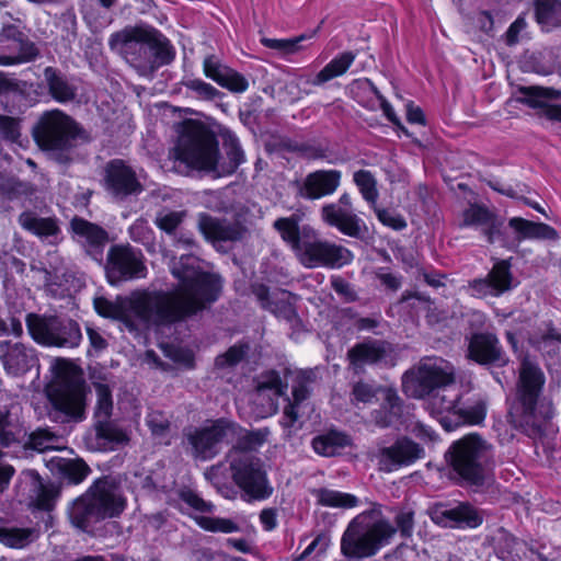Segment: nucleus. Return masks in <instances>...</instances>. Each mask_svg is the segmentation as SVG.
Returning a JSON list of instances; mask_svg holds the SVG:
<instances>
[{
	"instance_id": "50",
	"label": "nucleus",
	"mask_w": 561,
	"mask_h": 561,
	"mask_svg": "<svg viewBox=\"0 0 561 561\" xmlns=\"http://www.w3.org/2000/svg\"><path fill=\"white\" fill-rule=\"evenodd\" d=\"M30 444L38 451H46L49 449H62L64 442L59 436L49 432L48 430H38L30 436Z\"/></svg>"
},
{
	"instance_id": "60",
	"label": "nucleus",
	"mask_w": 561,
	"mask_h": 561,
	"mask_svg": "<svg viewBox=\"0 0 561 561\" xmlns=\"http://www.w3.org/2000/svg\"><path fill=\"white\" fill-rule=\"evenodd\" d=\"M227 69L228 68L222 66L214 56H209L204 60L205 76L216 83H219Z\"/></svg>"
},
{
	"instance_id": "47",
	"label": "nucleus",
	"mask_w": 561,
	"mask_h": 561,
	"mask_svg": "<svg viewBox=\"0 0 561 561\" xmlns=\"http://www.w3.org/2000/svg\"><path fill=\"white\" fill-rule=\"evenodd\" d=\"M354 182L363 198L375 206L378 198V191L376 187V180L373 174L369 171L359 170L354 173Z\"/></svg>"
},
{
	"instance_id": "29",
	"label": "nucleus",
	"mask_w": 561,
	"mask_h": 561,
	"mask_svg": "<svg viewBox=\"0 0 561 561\" xmlns=\"http://www.w3.org/2000/svg\"><path fill=\"white\" fill-rule=\"evenodd\" d=\"M20 483L30 484L33 504L41 510L49 511L53 507L57 491L53 485H45L39 476L34 470L23 471L20 477Z\"/></svg>"
},
{
	"instance_id": "27",
	"label": "nucleus",
	"mask_w": 561,
	"mask_h": 561,
	"mask_svg": "<svg viewBox=\"0 0 561 561\" xmlns=\"http://www.w3.org/2000/svg\"><path fill=\"white\" fill-rule=\"evenodd\" d=\"M198 227L207 240L213 242L238 240L244 233V228L239 222H227L208 215H201Z\"/></svg>"
},
{
	"instance_id": "44",
	"label": "nucleus",
	"mask_w": 561,
	"mask_h": 561,
	"mask_svg": "<svg viewBox=\"0 0 561 561\" xmlns=\"http://www.w3.org/2000/svg\"><path fill=\"white\" fill-rule=\"evenodd\" d=\"M44 76L48 83L49 91L55 100L59 102H66L73 99V88L66 80H64L54 68H46Z\"/></svg>"
},
{
	"instance_id": "42",
	"label": "nucleus",
	"mask_w": 561,
	"mask_h": 561,
	"mask_svg": "<svg viewBox=\"0 0 561 561\" xmlns=\"http://www.w3.org/2000/svg\"><path fill=\"white\" fill-rule=\"evenodd\" d=\"M536 19L546 30L561 25V2L558 0H536Z\"/></svg>"
},
{
	"instance_id": "61",
	"label": "nucleus",
	"mask_w": 561,
	"mask_h": 561,
	"mask_svg": "<svg viewBox=\"0 0 561 561\" xmlns=\"http://www.w3.org/2000/svg\"><path fill=\"white\" fill-rule=\"evenodd\" d=\"M244 347L243 346H232L227 353L220 355L216 359V365L218 367H229L239 363L244 356Z\"/></svg>"
},
{
	"instance_id": "14",
	"label": "nucleus",
	"mask_w": 561,
	"mask_h": 561,
	"mask_svg": "<svg viewBox=\"0 0 561 561\" xmlns=\"http://www.w3.org/2000/svg\"><path fill=\"white\" fill-rule=\"evenodd\" d=\"M77 134L75 122L60 111L46 113L36 130L35 139L45 150H64Z\"/></svg>"
},
{
	"instance_id": "43",
	"label": "nucleus",
	"mask_w": 561,
	"mask_h": 561,
	"mask_svg": "<svg viewBox=\"0 0 561 561\" xmlns=\"http://www.w3.org/2000/svg\"><path fill=\"white\" fill-rule=\"evenodd\" d=\"M284 242H286L296 254L302 244L301 229L298 227V219L295 217L279 218L274 222Z\"/></svg>"
},
{
	"instance_id": "7",
	"label": "nucleus",
	"mask_w": 561,
	"mask_h": 561,
	"mask_svg": "<svg viewBox=\"0 0 561 561\" xmlns=\"http://www.w3.org/2000/svg\"><path fill=\"white\" fill-rule=\"evenodd\" d=\"M455 371L443 358H425L402 377V389L409 397L421 399L434 389L445 388L454 382Z\"/></svg>"
},
{
	"instance_id": "62",
	"label": "nucleus",
	"mask_w": 561,
	"mask_h": 561,
	"mask_svg": "<svg viewBox=\"0 0 561 561\" xmlns=\"http://www.w3.org/2000/svg\"><path fill=\"white\" fill-rule=\"evenodd\" d=\"M239 432L240 433L234 436V439L245 437L248 438V443L252 448L261 446L266 440L270 434V431L267 428H261L249 432L247 430L241 428L240 426Z\"/></svg>"
},
{
	"instance_id": "2",
	"label": "nucleus",
	"mask_w": 561,
	"mask_h": 561,
	"mask_svg": "<svg viewBox=\"0 0 561 561\" xmlns=\"http://www.w3.org/2000/svg\"><path fill=\"white\" fill-rule=\"evenodd\" d=\"M396 520L397 527L385 516L380 504H373L347 524L341 538L342 554L355 560L370 558L390 545L398 529L409 535L413 527L412 513L402 512Z\"/></svg>"
},
{
	"instance_id": "17",
	"label": "nucleus",
	"mask_w": 561,
	"mask_h": 561,
	"mask_svg": "<svg viewBox=\"0 0 561 561\" xmlns=\"http://www.w3.org/2000/svg\"><path fill=\"white\" fill-rule=\"evenodd\" d=\"M287 383H284L276 371H267L262 374L255 385L252 394L254 402L260 403V408L255 411L256 417H266L273 415L277 411V400L286 393Z\"/></svg>"
},
{
	"instance_id": "51",
	"label": "nucleus",
	"mask_w": 561,
	"mask_h": 561,
	"mask_svg": "<svg viewBox=\"0 0 561 561\" xmlns=\"http://www.w3.org/2000/svg\"><path fill=\"white\" fill-rule=\"evenodd\" d=\"M353 257L354 256L348 249L329 242L322 266L342 267L351 263Z\"/></svg>"
},
{
	"instance_id": "30",
	"label": "nucleus",
	"mask_w": 561,
	"mask_h": 561,
	"mask_svg": "<svg viewBox=\"0 0 561 561\" xmlns=\"http://www.w3.org/2000/svg\"><path fill=\"white\" fill-rule=\"evenodd\" d=\"M387 348L380 341H367L354 346L348 352L350 364L355 368L375 364L383 358Z\"/></svg>"
},
{
	"instance_id": "28",
	"label": "nucleus",
	"mask_w": 561,
	"mask_h": 561,
	"mask_svg": "<svg viewBox=\"0 0 561 561\" xmlns=\"http://www.w3.org/2000/svg\"><path fill=\"white\" fill-rule=\"evenodd\" d=\"M469 358L479 364L495 362L500 358L497 339L492 334H476L468 346Z\"/></svg>"
},
{
	"instance_id": "56",
	"label": "nucleus",
	"mask_w": 561,
	"mask_h": 561,
	"mask_svg": "<svg viewBox=\"0 0 561 561\" xmlns=\"http://www.w3.org/2000/svg\"><path fill=\"white\" fill-rule=\"evenodd\" d=\"M373 207L375 209L377 218L382 225L394 230H402L407 227V222L401 215L388 209L378 208L376 207V205Z\"/></svg>"
},
{
	"instance_id": "3",
	"label": "nucleus",
	"mask_w": 561,
	"mask_h": 561,
	"mask_svg": "<svg viewBox=\"0 0 561 561\" xmlns=\"http://www.w3.org/2000/svg\"><path fill=\"white\" fill-rule=\"evenodd\" d=\"M110 46L123 54L142 76L170 64L175 56L170 41L149 26L126 27L111 36Z\"/></svg>"
},
{
	"instance_id": "35",
	"label": "nucleus",
	"mask_w": 561,
	"mask_h": 561,
	"mask_svg": "<svg viewBox=\"0 0 561 561\" xmlns=\"http://www.w3.org/2000/svg\"><path fill=\"white\" fill-rule=\"evenodd\" d=\"M461 226L483 228L486 230L489 241H493L494 219L492 214L482 206L470 205L462 214Z\"/></svg>"
},
{
	"instance_id": "48",
	"label": "nucleus",
	"mask_w": 561,
	"mask_h": 561,
	"mask_svg": "<svg viewBox=\"0 0 561 561\" xmlns=\"http://www.w3.org/2000/svg\"><path fill=\"white\" fill-rule=\"evenodd\" d=\"M307 389L305 386L299 385L294 387L293 389V398L294 402L289 403L285 410L284 415L280 421L282 425L285 428H290L295 425L298 420V409L300 408L301 402L307 398Z\"/></svg>"
},
{
	"instance_id": "39",
	"label": "nucleus",
	"mask_w": 561,
	"mask_h": 561,
	"mask_svg": "<svg viewBox=\"0 0 561 561\" xmlns=\"http://www.w3.org/2000/svg\"><path fill=\"white\" fill-rule=\"evenodd\" d=\"M23 430L16 417H13L11 412L7 409L0 410V447H10L12 444L19 442L22 436ZM3 453L0 450V458Z\"/></svg>"
},
{
	"instance_id": "54",
	"label": "nucleus",
	"mask_w": 561,
	"mask_h": 561,
	"mask_svg": "<svg viewBox=\"0 0 561 561\" xmlns=\"http://www.w3.org/2000/svg\"><path fill=\"white\" fill-rule=\"evenodd\" d=\"M218 84L236 93H242L249 88L248 80L230 68L224 73Z\"/></svg>"
},
{
	"instance_id": "64",
	"label": "nucleus",
	"mask_w": 561,
	"mask_h": 561,
	"mask_svg": "<svg viewBox=\"0 0 561 561\" xmlns=\"http://www.w3.org/2000/svg\"><path fill=\"white\" fill-rule=\"evenodd\" d=\"M0 134L9 140H15L19 135V124L14 118L0 116Z\"/></svg>"
},
{
	"instance_id": "57",
	"label": "nucleus",
	"mask_w": 561,
	"mask_h": 561,
	"mask_svg": "<svg viewBox=\"0 0 561 561\" xmlns=\"http://www.w3.org/2000/svg\"><path fill=\"white\" fill-rule=\"evenodd\" d=\"M147 424L157 437L164 436L170 425L167 415L159 411H152L147 415Z\"/></svg>"
},
{
	"instance_id": "25",
	"label": "nucleus",
	"mask_w": 561,
	"mask_h": 561,
	"mask_svg": "<svg viewBox=\"0 0 561 561\" xmlns=\"http://www.w3.org/2000/svg\"><path fill=\"white\" fill-rule=\"evenodd\" d=\"M73 238L85 247L87 251L98 260L107 240V233L99 226L81 218L71 221Z\"/></svg>"
},
{
	"instance_id": "19",
	"label": "nucleus",
	"mask_w": 561,
	"mask_h": 561,
	"mask_svg": "<svg viewBox=\"0 0 561 561\" xmlns=\"http://www.w3.org/2000/svg\"><path fill=\"white\" fill-rule=\"evenodd\" d=\"M432 520L443 527L476 528L482 524V515L469 504H459L456 507H435L431 513Z\"/></svg>"
},
{
	"instance_id": "36",
	"label": "nucleus",
	"mask_w": 561,
	"mask_h": 561,
	"mask_svg": "<svg viewBox=\"0 0 561 561\" xmlns=\"http://www.w3.org/2000/svg\"><path fill=\"white\" fill-rule=\"evenodd\" d=\"M350 444L348 437L340 432L331 431L312 440V447L318 455L331 457L339 454Z\"/></svg>"
},
{
	"instance_id": "10",
	"label": "nucleus",
	"mask_w": 561,
	"mask_h": 561,
	"mask_svg": "<svg viewBox=\"0 0 561 561\" xmlns=\"http://www.w3.org/2000/svg\"><path fill=\"white\" fill-rule=\"evenodd\" d=\"M545 383V376L540 368L528 358L522 363L518 382V401L523 409V415L528 423L533 420L546 421L553 415V408L550 401H538L539 392Z\"/></svg>"
},
{
	"instance_id": "58",
	"label": "nucleus",
	"mask_w": 561,
	"mask_h": 561,
	"mask_svg": "<svg viewBox=\"0 0 561 561\" xmlns=\"http://www.w3.org/2000/svg\"><path fill=\"white\" fill-rule=\"evenodd\" d=\"M180 499L188 507L193 508L196 513H207L213 511V504L204 501L196 493L191 490H184L180 493Z\"/></svg>"
},
{
	"instance_id": "18",
	"label": "nucleus",
	"mask_w": 561,
	"mask_h": 561,
	"mask_svg": "<svg viewBox=\"0 0 561 561\" xmlns=\"http://www.w3.org/2000/svg\"><path fill=\"white\" fill-rule=\"evenodd\" d=\"M105 173L106 188L115 196L137 195L144 190L140 178L122 160L111 161Z\"/></svg>"
},
{
	"instance_id": "33",
	"label": "nucleus",
	"mask_w": 561,
	"mask_h": 561,
	"mask_svg": "<svg viewBox=\"0 0 561 561\" xmlns=\"http://www.w3.org/2000/svg\"><path fill=\"white\" fill-rule=\"evenodd\" d=\"M257 298L262 301V306L278 317L290 319L294 316V308L290 302L291 295L287 291H277L273 294V299L266 288L260 287L256 290Z\"/></svg>"
},
{
	"instance_id": "59",
	"label": "nucleus",
	"mask_w": 561,
	"mask_h": 561,
	"mask_svg": "<svg viewBox=\"0 0 561 561\" xmlns=\"http://www.w3.org/2000/svg\"><path fill=\"white\" fill-rule=\"evenodd\" d=\"M225 141L229 149L228 154L231 161V169H234L243 161V152L239 147L237 137L232 133H225Z\"/></svg>"
},
{
	"instance_id": "4",
	"label": "nucleus",
	"mask_w": 561,
	"mask_h": 561,
	"mask_svg": "<svg viewBox=\"0 0 561 561\" xmlns=\"http://www.w3.org/2000/svg\"><path fill=\"white\" fill-rule=\"evenodd\" d=\"M178 138L170 158L180 171H211L218 163V142L203 123L187 119L176 126Z\"/></svg>"
},
{
	"instance_id": "26",
	"label": "nucleus",
	"mask_w": 561,
	"mask_h": 561,
	"mask_svg": "<svg viewBox=\"0 0 561 561\" xmlns=\"http://www.w3.org/2000/svg\"><path fill=\"white\" fill-rule=\"evenodd\" d=\"M302 244L295 254L306 267L322 266L328 241L317 239V232L309 226L301 228Z\"/></svg>"
},
{
	"instance_id": "15",
	"label": "nucleus",
	"mask_w": 561,
	"mask_h": 561,
	"mask_svg": "<svg viewBox=\"0 0 561 561\" xmlns=\"http://www.w3.org/2000/svg\"><path fill=\"white\" fill-rule=\"evenodd\" d=\"M147 268L140 252L129 247H113L107 256L106 276L111 284L121 280L144 278Z\"/></svg>"
},
{
	"instance_id": "63",
	"label": "nucleus",
	"mask_w": 561,
	"mask_h": 561,
	"mask_svg": "<svg viewBox=\"0 0 561 561\" xmlns=\"http://www.w3.org/2000/svg\"><path fill=\"white\" fill-rule=\"evenodd\" d=\"M186 87L206 100H213L218 94V91L213 85L201 79L187 81Z\"/></svg>"
},
{
	"instance_id": "1",
	"label": "nucleus",
	"mask_w": 561,
	"mask_h": 561,
	"mask_svg": "<svg viewBox=\"0 0 561 561\" xmlns=\"http://www.w3.org/2000/svg\"><path fill=\"white\" fill-rule=\"evenodd\" d=\"M171 272L179 280L173 293L144 289L118 296L115 300L95 297V311L134 330L178 321L216 300L221 287L220 278L203 272L196 256L182 254L179 261L172 263Z\"/></svg>"
},
{
	"instance_id": "11",
	"label": "nucleus",
	"mask_w": 561,
	"mask_h": 561,
	"mask_svg": "<svg viewBox=\"0 0 561 561\" xmlns=\"http://www.w3.org/2000/svg\"><path fill=\"white\" fill-rule=\"evenodd\" d=\"M26 325L34 341L44 346L76 347L82 339L79 325L72 320L30 313Z\"/></svg>"
},
{
	"instance_id": "16",
	"label": "nucleus",
	"mask_w": 561,
	"mask_h": 561,
	"mask_svg": "<svg viewBox=\"0 0 561 561\" xmlns=\"http://www.w3.org/2000/svg\"><path fill=\"white\" fill-rule=\"evenodd\" d=\"M371 457L376 460L379 470L393 472L423 458L424 450L413 440L400 438L391 446L378 447Z\"/></svg>"
},
{
	"instance_id": "37",
	"label": "nucleus",
	"mask_w": 561,
	"mask_h": 561,
	"mask_svg": "<svg viewBox=\"0 0 561 561\" xmlns=\"http://www.w3.org/2000/svg\"><path fill=\"white\" fill-rule=\"evenodd\" d=\"M520 101L533 108H541L542 113L548 106V101L560 100L561 91L552 88L525 87L520 89Z\"/></svg>"
},
{
	"instance_id": "23",
	"label": "nucleus",
	"mask_w": 561,
	"mask_h": 561,
	"mask_svg": "<svg viewBox=\"0 0 561 561\" xmlns=\"http://www.w3.org/2000/svg\"><path fill=\"white\" fill-rule=\"evenodd\" d=\"M341 181V172L337 170H320L310 173L300 190V194L309 199H319L333 194Z\"/></svg>"
},
{
	"instance_id": "49",
	"label": "nucleus",
	"mask_w": 561,
	"mask_h": 561,
	"mask_svg": "<svg viewBox=\"0 0 561 561\" xmlns=\"http://www.w3.org/2000/svg\"><path fill=\"white\" fill-rule=\"evenodd\" d=\"M96 407L95 415L100 422H105L110 419L113 410L112 393L108 386L104 383H95Z\"/></svg>"
},
{
	"instance_id": "5",
	"label": "nucleus",
	"mask_w": 561,
	"mask_h": 561,
	"mask_svg": "<svg viewBox=\"0 0 561 561\" xmlns=\"http://www.w3.org/2000/svg\"><path fill=\"white\" fill-rule=\"evenodd\" d=\"M51 379L45 386V394L56 413L68 420L82 421L87 404L85 383L72 363L56 358L50 365Z\"/></svg>"
},
{
	"instance_id": "40",
	"label": "nucleus",
	"mask_w": 561,
	"mask_h": 561,
	"mask_svg": "<svg viewBox=\"0 0 561 561\" xmlns=\"http://www.w3.org/2000/svg\"><path fill=\"white\" fill-rule=\"evenodd\" d=\"M316 496L319 504L333 508L348 510L359 504V500L354 494L337 490L320 489L316 492Z\"/></svg>"
},
{
	"instance_id": "21",
	"label": "nucleus",
	"mask_w": 561,
	"mask_h": 561,
	"mask_svg": "<svg viewBox=\"0 0 561 561\" xmlns=\"http://www.w3.org/2000/svg\"><path fill=\"white\" fill-rule=\"evenodd\" d=\"M0 359L7 373L13 376L24 374L37 364L34 350L21 343L10 345L0 341Z\"/></svg>"
},
{
	"instance_id": "55",
	"label": "nucleus",
	"mask_w": 561,
	"mask_h": 561,
	"mask_svg": "<svg viewBox=\"0 0 561 561\" xmlns=\"http://www.w3.org/2000/svg\"><path fill=\"white\" fill-rule=\"evenodd\" d=\"M183 211L162 210L157 215L156 225L163 231L171 233L182 222Z\"/></svg>"
},
{
	"instance_id": "53",
	"label": "nucleus",
	"mask_w": 561,
	"mask_h": 561,
	"mask_svg": "<svg viewBox=\"0 0 561 561\" xmlns=\"http://www.w3.org/2000/svg\"><path fill=\"white\" fill-rule=\"evenodd\" d=\"M307 36L301 35L291 39H276L263 37L261 43L271 49L277 50L283 55L294 54L298 50V44L306 39Z\"/></svg>"
},
{
	"instance_id": "31",
	"label": "nucleus",
	"mask_w": 561,
	"mask_h": 561,
	"mask_svg": "<svg viewBox=\"0 0 561 561\" xmlns=\"http://www.w3.org/2000/svg\"><path fill=\"white\" fill-rule=\"evenodd\" d=\"M508 225L517 233L518 239L553 240L557 238V231L542 222L514 217L510 219Z\"/></svg>"
},
{
	"instance_id": "6",
	"label": "nucleus",
	"mask_w": 561,
	"mask_h": 561,
	"mask_svg": "<svg viewBox=\"0 0 561 561\" xmlns=\"http://www.w3.org/2000/svg\"><path fill=\"white\" fill-rule=\"evenodd\" d=\"M126 507V499L114 481H96L85 494L73 501L68 514L72 525L83 531L104 518L118 516Z\"/></svg>"
},
{
	"instance_id": "46",
	"label": "nucleus",
	"mask_w": 561,
	"mask_h": 561,
	"mask_svg": "<svg viewBox=\"0 0 561 561\" xmlns=\"http://www.w3.org/2000/svg\"><path fill=\"white\" fill-rule=\"evenodd\" d=\"M529 343L539 351L551 355L561 345V335L546 325L542 332L529 336Z\"/></svg>"
},
{
	"instance_id": "20",
	"label": "nucleus",
	"mask_w": 561,
	"mask_h": 561,
	"mask_svg": "<svg viewBox=\"0 0 561 561\" xmlns=\"http://www.w3.org/2000/svg\"><path fill=\"white\" fill-rule=\"evenodd\" d=\"M512 287V275L507 261H500L484 279H476L471 284L473 296H500Z\"/></svg>"
},
{
	"instance_id": "9",
	"label": "nucleus",
	"mask_w": 561,
	"mask_h": 561,
	"mask_svg": "<svg viewBox=\"0 0 561 561\" xmlns=\"http://www.w3.org/2000/svg\"><path fill=\"white\" fill-rule=\"evenodd\" d=\"M491 457L490 446L480 436L470 434L449 448V463L462 479L477 483Z\"/></svg>"
},
{
	"instance_id": "34",
	"label": "nucleus",
	"mask_w": 561,
	"mask_h": 561,
	"mask_svg": "<svg viewBox=\"0 0 561 561\" xmlns=\"http://www.w3.org/2000/svg\"><path fill=\"white\" fill-rule=\"evenodd\" d=\"M21 226L43 239L55 238L59 228L53 218H39L32 213H24L19 219Z\"/></svg>"
},
{
	"instance_id": "38",
	"label": "nucleus",
	"mask_w": 561,
	"mask_h": 561,
	"mask_svg": "<svg viewBox=\"0 0 561 561\" xmlns=\"http://www.w3.org/2000/svg\"><path fill=\"white\" fill-rule=\"evenodd\" d=\"M355 55L351 51H345L333 58L313 79L312 83L316 85L323 84L336 77L344 75L352 66Z\"/></svg>"
},
{
	"instance_id": "41",
	"label": "nucleus",
	"mask_w": 561,
	"mask_h": 561,
	"mask_svg": "<svg viewBox=\"0 0 561 561\" xmlns=\"http://www.w3.org/2000/svg\"><path fill=\"white\" fill-rule=\"evenodd\" d=\"M35 531L32 529L16 528L5 525L0 520V542L7 547L21 549L35 539Z\"/></svg>"
},
{
	"instance_id": "22",
	"label": "nucleus",
	"mask_w": 561,
	"mask_h": 561,
	"mask_svg": "<svg viewBox=\"0 0 561 561\" xmlns=\"http://www.w3.org/2000/svg\"><path fill=\"white\" fill-rule=\"evenodd\" d=\"M321 219L331 227L336 228L348 237L359 236L365 226L354 209L343 208L341 205L325 204L321 208Z\"/></svg>"
},
{
	"instance_id": "45",
	"label": "nucleus",
	"mask_w": 561,
	"mask_h": 561,
	"mask_svg": "<svg viewBox=\"0 0 561 561\" xmlns=\"http://www.w3.org/2000/svg\"><path fill=\"white\" fill-rule=\"evenodd\" d=\"M193 518L201 528L207 531L231 534L239 530L238 524L229 518L204 516L199 514L193 515Z\"/></svg>"
},
{
	"instance_id": "12",
	"label": "nucleus",
	"mask_w": 561,
	"mask_h": 561,
	"mask_svg": "<svg viewBox=\"0 0 561 561\" xmlns=\"http://www.w3.org/2000/svg\"><path fill=\"white\" fill-rule=\"evenodd\" d=\"M239 426L227 420H217L195 428L187 434V439L193 448L194 455L201 459L213 458L221 448L222 444L234 440Z\"/></svg>"
},
{
	"instance_id": "32",
	"label": "nucleus",
	"mask_w": 561,
	"mask_h": 561,
	"mask_svg": "<svg viewBox=\"0 0 561 561\" xmlns=\"http://www.w3.org/2000/svg\"><path fill=\"white\" fill-rule=\"evenodd\" d=\"M48 466L75 484L82 482L90 472L89 467L80 459L53 457Z\"/></svg>"
},
{
	"instance_id": "8",
	"label": "nucleus",
	"mask_w": 561,
	"mask_h": 561,
	"mask_svg": "<svg viewBox=\"0 0 561 561\" xmlns=\"http://www.w3.org/2000/svg\"><path fill=\"white\" fill-rule=\"evenodd\" d=\"M426 409L446 431H451L460 424H480L486 414L482 400L465 405L457 393L450 394L447 390L433 396L427 401Z\"/></svg>"
},
{
	"instance_id": "13",
	"label": "nucleus",
	"mask_w": 561,
	"mask_h": 561,
	"mask_svg": "<svg viewBox=\"0 0 561 561\" xmlns=\"http://www.w3.org/2000/svg\"><path fill=\"white\" fill-rule=\"evenodd\" d=\"M232 478L237 485L254 500H265L273 493L259 458L240 454L231 460Z\"/></svg>"
},
{
	"instance_id": "52",
	"label": "nucleus",
	"mask_w": 561,
	"mask_h": 561,
	"mask_svg": "<svg viewBox=\"0 0 561 561\" xmlns=\"http://www.w3.org/2000/svg\"><path fill=\"white\" fill-rule=\"evenodd\" d=\"M19 47V54L14 56H0L1 66H12L32 60L36 56V49L33 44L19 39L13 43V47Z\"/></svg>"
},
{
	"instance_id": "24",
	"label": "nucleus",
	"mask_w": 561,
	"mask_h": 561,
	"mask_svg": "<svg viewBox=\"0 0 561 561\" xmlns=\"http://www.w3.org/2000/svg\"><path fill=\"white\" fill-rule=\"evenodd\" d=\"M379 392L385 400L390 412L389 415L382 419L376 417V423L381 426H388L393 423L396 417H399L401 405L400 398L392 388H382L374 390L373 387L366 383H357L353 389L355 400L359 402H370L376 393Z\"/></svg>"
}]
</instances>
